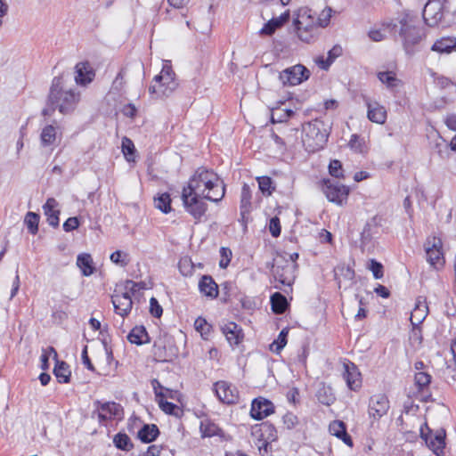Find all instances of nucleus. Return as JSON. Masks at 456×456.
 <instances>
[{
	"label": "nucleus",
	"instance_id": "obj_34",
	"mask_svg": "<svg viewBox=\"0 0 456 456\" xmlns=\"http://www.w3.org/2000/svg\"><path fill=\"white\" fill-rule=\"evenodd\" d=\"M96 404L98 405V410L104 411L109 415V417H119L123 411L121 405L115 402H107L102 403L96 402Z\"/></svg>",
	"mask_w": 456,
	"mask_h": 456
},
{
	"label": "nucleus",
	"instance_id": "obj_62",
	"mask_svg": "<svg viewBox=\"0 0 456 456\" xmlns=\"http://www.w3.org/2000/svg\"><path fill=\"white\" fill-rule=\"evenodd\" d=\"M342 47L338 45H334L329 52H328V60L330 63H333L334 61L339 57L342 54Z\"/></svg>",
	"mask_w": 456,
	"mask_h": 456
},
{
	"label": "nucleus",
	"instance_id": "obj_46",
	"mask_svg": "<svg viewBox=\"0 0 456 456\" xmlns=\"http://www.w3.org/2000/svg\"><path fill=\"white\" fill-rule=\"evenodd\" d=\"M431 382V376L424 371H419L415 374V384L419 389L428 387Z\"/></svg>",
	"mask_w": 456,
	"mask_h": 456
},
{
	"label": "nucleus",
	"instance_id": "obj_1",
	"mask_svg": "<svg viewBox=\"0 0 456 456\" xmlns=\"http://www.w3.org/2000/svg\"><path fill=\"white\" fill-rule=\"evenodd\" d=\"M188 189L213 202L220 201L225 194L224 184L212 170L199 167L188 182Z\"/></svg>",
	"mask_w": 456,
	"mask_h": 456
},
{
	"label": "nucleus",
	"instance_id": "obj_55",
	"mask_svg": "<svg viewBox=\"0 0 456 456\" xmlns=\"http://www.w3.org/2000/svg\"><path fill=\"white\" fill-rule=\"evenodd\" d=\"M151 386H152V388L154 390V393H155V395H156V400L160 398V397H165L166 395L164 394V390H166L167 392H171V390L167 389V388H165L158 379H154L151 380Z\"/></svg>",
	"mask_w": 456,
	"mask_h": 456
},
{
	"label": "nucleus",
	"instance_id": "obj_15",
	"mask_svg": "<svg viewBox=\"0 0 456 456\" xmlns=\"http://www.w3.org/2000/svg\"><path fill=\"white\" fill-rule=\"evenodd\" d=\"M343 378L347 387L353 391L358 390L362 386V378L357 366L352 362L346 361L343 363Z\"/></svg>",
	"mask_w": 456,
	"mask_h": 456
},
{
	"label": "nucleus",
	"instance_id": "obj_17",
	"mask_svg": "<svg viewBox=\"0 0 456 456\" xmlns=\"http://www.w3.org/2000/svg\"><path fill=\"white\" fill-rule=\"evenodd\" d=\"M111 302L116 314L125 317L131 312L133 301L128 291H125L121 294H114L111 297Z\"/></svg>",
	"mask_w": 456,
	"mask_h": 456
},
{
	"label": "nucleus",
	"instance_id": "obj_56",
	"mask_svg": "<svg viewBox=\"0 0 456 456\" xmlns=\"http://www.w3.org/2000/svg\"><path fill=\"white\" fill-rule=\"evenodd\" d=\"M222 259L219 262L221 268H226L231 261L232 251L226 248H221L220 249Z\"/></svg>",
	"mask_w": 456,
	"mask_h": 456
},
{
	"label": "nucleus",
	"instance_id": "obj_23",
	"mask_svg": "<svg viewBox=\"0 0 456 456\" xmlns=\"http://www.w3.org/2000/svg\"><path fill=\"white\" fill-rule=\"evenodd\" d=\"M428 314V306L426 302V298L419 297L416 299L415 307L411 315V322L412 325H418L421 323Z\"/></svg>",
	"mask_w": 456,
	"mask_h": 456
},
{
	"label": "nucleus",
	"instance_id": "obj_54",
	"mask_svg": "<svg viewBox=\"0 0 456 456\" xmlns=\"http://www.w3.org/2000/svg\"><path fill=\"white\" fill-rule=\"evenodd\" d=\"M269 231L273 237H278L281 234L280 219L277 216L272 217L269 224Z\"/></svg>",
	"mask_w": 456,
	"mask_h": 456
},
{
	"label": "nucleus",
	"instance_id": "obj_53",
	"mask_svg": "<svg viewBox=\"0 0 456 456\" xmlns=\"http://www.w3.org/2000/svg\"><path fill=\"white\" fill-rule=\"evenodd\" d=\"M140 289H146L145 284L143 282H135L131 280L126 281L125 289H126V291H128L129 294L134 295Z\"/></svg>",
	"mask_w": 456,
	"mask_h": 456
},
{
	"label": "nucleus",
	"instance_id": "obj_51",
	"mask_svg": "<svg viewBox=\"0 0 456 456\" xmlns=\"http://www.w3.org/2000/svg\"><path fill=\"white\" fill-rule=\"evenodd\" d=\"M369 269L372 272L373 277L377 280L381 279L384 275L382 264L375 259L370 261Z\"/></svg>",
	"mask_w": 456,
	"mask_h": 456
},
{
	"label": "nucleus",
	"instance_id": "obj_18",
	"mask_svg": "<svg viewBox=\"0 0 456 456\" xmlns=\"http://www.w3.org/2000/svg\"><path fill=\"white\" fill-rule=\"evenodd\" d=\"M366 106L368 109L367 118L373 123L384 124L387 118V112L384 106L377 102L366 100Z\"/></svg>",
	"mask_w": 456,
	"mask_h": 456
},
{
	"label": "nucleus",
	"instance_id": "obj_20",
	"mask_svg": "<svg viewBox=\"0 0 456 456\" xmlns=\"http://www.w3.org/2000/svg\"><path fill=\"white\" fill-rule=\"evenodd\" d=\"M430 429L425 425L424 427L420 428V436L421 438L425 441V443L428 444V446L436 453L439 454L440 452L443 451L444 447V439L440 436H436L435 437H432V436H429Z\"/></svg>",
	"mask_w": 456,
	"mask_h": 456
},
{
	"label": "nucleus",
	"instance_id": "obj_16",
	"mask_svg": "<svg viewBox=\"0 0 456 456\" xmlns=\"http://www.w3.org/2000/svg\"><path fill=\"white\" fill-rule=\"evenodd\" d=\"M273 411L274 406L271 401L258 397L252 401L250 416L255 419L260 420L272 414Z\"/></svg>",
	"mask_w": 456,
	"mask_h": 456
},
{
	"label": "nucleus",
	"instance_id": "obj_7",
	"mask_svg": "<svg viewBox=\"0 0 456 456\" xmlns=\"http://www.w3.org/2000/svg\"><path fill=\"white\" fill-rule=\"evenodd\" d=\"M310 77V70L302 64H297L282 70L279 79L283 86H297L307 80Z\"/></svg>",
	"mask_w": 456,
	"mask_h": 456
},
{
	"label": "nucleus",
	"instance_id": "obj_27",
	"mask_svg": "<svg viewBox=\"0 0 456 456\" xmlns=\"http://www.w3.org/2000/svg\"><path fill=\"white\" fill-rule=\"evenodd\" d=\"M289 19V12L287 11L278 18H273L268 22L265 24V26L260 30V34L271 36L275 30L281 28L284 23H286Z\"/></svg>",
	"mask_w": 456,
	"mask_h": 456
},
{
	"label": "nucleus",
	"instance_id": "obj_33",
	"mask_svg": "<svg viewBox=\"0 0 456 456\" xmlns=\"http://www.w3.org/2000/svg\"><path fill=\"white\" fill-rule=\"evenodd\" d=\"M77 265L81 269L83 275L89 276L94 273L93 259L89 254L78 255Z\"/></svg>",
	"mask_w": 456,
	"mask_h": 456
},
{
	"label": "nucleus",
	"instance_id": "obj_44",
	"mask_svg": "<svg viewBox=\"0 0 456 456\" xmlns=\"http://www.w3.org/2000/svg\"><path fill=\"white\" fill-rule=\"evenodd\" d=\"M122 151L128 161L134 160L135 148L133 142L127 137L122 139Z\"/></svg>",
	"mask_w": 456,
	"mask_h": 456
},
{
	"label": "nucleus",
	"instance_id": "obj_11",
	"mask_svg": "<svg viewBox=\"0 0 456 456\" xmlns=\"http://www.w3.org/2000/svg\"><path fill=\"white\" fill-rule=\"evenodd\" d=\"M445 0H428L423 9V19L429 27L436 26L443 19Z\"/></svg>",
	"mask_w": 456,
	"mask_h": 456
},
{
	"label": "nucleus",
	"instance_id": "obj_43",
	"mask_svg": "<svg viewBox=\"0 0 456 456\" xmlns=\"http://www.w3.org/2000/svg\"><path fill=\"white\" fill-rule=\"evenodd\" d=\"M317 397L319 402L324 405H330L335 401V396L330 387H323L320 389L318 391Z\"/></svg>",
	"mask_w": 456,
	"mask_h": 456
},
{
	"label": "nucleus",
	"instance_id": "obj_22",
	"mask_svg": "<svg viewBox=\"0 0 456 456\" xmlns=\"http://www.w3.org/2000/svg\"><path fill=\"white\" fill-rule=\"evenodd\" d=\"M76 77L77 84L86 86L92 82L94 77V71L88 62H79L76 65Z\"/></svg>",
	"mask_w": 456,
	"mask_h": 456
},
{
	"label": "nucleus",
	"instance_id": "obj_12",
	"mask_svg": "<svg viewBox=\"0 0 456 456\" xmlns=\"http://www.w3.org/2000/svg\"><path fill=\"white\" fill-rule=\"evenodd\" d=\"M389 401L386 395L376 394L370 397L368 412L369 416L373 419H379L386 415L389 410Z\"/></svg>",
	"mask_w": 456,
	"mask_h": 456
},
{
	"label": "nucleus",
	"instance_id": "obj_4",
	"mask_svg": "<svg viewBox=\"0 0 456 456\" xmlns=\"http://www.w3.org/2000/svg\"><path fill=\"white\" fill-rule=\"evenodd\" d=\"M176 87L177 83L175 80L174 71L170 66L164 65L160 74L154 77L153 84L149 87V92L156 98L167 97Z\"/></svg>",
	"mask_w": 456,
	"mask_h": 456
},
{
	"label": "nucleus",
	"instance_id": "obj_2",
	"mask_svg": "<svg viewBox=\"0 0 456 456\" xmlns=\"http://www.w3.org/2000/svg\"><path fill=\"white\" fill-rule=\"evenodd\" d=\"M78 101L79 94L71 89H63V75L55 77L50 88L47 108L42 110V114L51 116L56 109L62 114L70 113L75 110Z\"/></svg>",
	"mask_w": 456,
	"mask_h": 456
},
{
	"label": "nucleus",
	"instance_id": "obj_29",
	"mask_svg": "<svg viewBox=\"0 0 456 456\" xmlns=\"http://www.w3.org/2000/svg\"><path fill=\"white\" fill-rule=\"evenodd\" d=\"M159 435V430L155 424H144L139 430L137 437L144 444H149L156 440Z\"/></svg>",
	"mask_w": 456,
	"mask_h": 456
},
{
	"label": "nucleus",
	"instance_id": "obj_59",
	"mask_svg": "<svg viewBox=\"0 0 456 456\" xmlns=\"http://www.w3.org/2000/svg\"><path fill=\"white\" fill-rule=\"evenodd\" d=\"M283 423L289 429H291L297 426L298 419L295 414L288 412L283 416Z\"/></svg>",
	"mask_w": 456,
	"mask_h": 456
},
{
	"label": "nucleus",
	"instance_id": "obj_64",
	"mask_svg": "<svg viewBox=\"0 0 456 456\" xmlns=\"http://www.w3.org/2000/svg\"><path fill=\"white\" fill-rule=\"evenodd\" d=\"M445 125L450 130L456 131V114L448 115L445 118Z\"/></svg>",
	"mask_w": 456,
	"mask_h": 456
},
{
	"label": "nucleus",
	"instance_id": "obj_25",
	"mask_svg": "<svg viewBox=\"0 0 456 456\" xmlns=\"http://www.w3.org/2000/svg\"><path fill=\"white\" fill-rule=\"evenodd\" d=\"M329 431L332 436L341 439L346 445L352 447L353 440L346 432V426L342 420H334L329 426Z\"/></svg>",
	"mask_w": 456,
	"mask_h": 456
},
{
	"label": "nucleus",
	"instance_id": "obj_5",
	"mask_svg": "<svg viewBox=\"0 0 456 456\" xmlns=\"http://www.w3.org/2000/svg\"><path fill=\"white\" fill-rule=\"evenodd\" d=\"M294 25L297 29L298 38L305 43L314 42L320 34V26L317 25L315 20L309 15H301L298 19L294 20Z\"/></svg>",
	"mask_w": 456,
	"mask_h": 456
},
{
	"label": "nucleus",
	"instance_id": "obj_49",
	"mask_svg": "<svg viewBox=\"0 0 456 456\" xmlns=\"http://www.w3.org/2000/svg\"><path fill=\"white\" fill-rule=\"evenodd\" d=\"M343 167H342V163L338 160V159H333L330 161V165H329V172L330 174V175L336 177V178H340V177H343L344 175H343Z\"/></svg>",
	"mask_w": 456,
	"mask_h": 456
},
{
	"label": "nucleus",
	"instance_id": "obj_48",
	"mask_svg": "<svg viewBox=\"0 0 456 456\" xmlns=\"http://www.w3.org/2000/svg\"><path fill=\"white\" fill-rule=\"evenodd\" d=\"M259 430L261 431L262 436H264L266 433L268 434L266 439L274 441L277 437L275 428L269 422H263L260 425Z\"/></svg>",
	"mask_w": 456,
	"mask_h": 456
},
{
	"label": "nucleus",
	"instance_id": "obj_14",
	"mask_svg": "<svg viewBox=\"0 0 456 456\" xmlns=\"http://www.w3.org/2000/svg\"><path fill=\"white\" fill-rule=\"evenodd\" d=\"M214 387L216 395L222 403L233 404L239 402V391L235 386L221 380L215 383Z\"/></svg>",
	"mask_w": 456,
	"mask_h": 456
},
{
	"label": "nucleus",
	"instance_id": "obj_26",
	"mask_svg": "<svg viewBox=\"0 0 456 456\" xmlns=\"http://www.w3.org/2000/svg\"><path fill=\"white\" fill-rule=\"evenodd\" d=\"M379 218L377 216L371 218L369 222L364 225L362 232H361V242L362 245H367L370 243L374 235L379 232Z\"/></svg>",
	"mask_w": 456,
	"mask_h": 456
},
{
	"label": "nucleus",
	"instance_id": "obj_42",
	"mask_svg": "<svg viewBox=\"0 0 456 456\" xmlns=\"http://www.w3.org/2000/svg\"><path fill=\"white\" fill-rule=\"evenodd\" d=\"M157 402L159 403V408L167 414L175 416L178 415L179 407L176 404L166 401L165 397H160L157 399Z\"/></svg>",
	"mask_w": 456,
	"mask_h": 456
},
{
	"label": "nucleus",
	"instance_id": "obj_31",
	"mask_svg": "<svg viewBox=\"0 0 456 456\" xmlns=\"http://www.w3.org/2000/svg\"><path fill=\"white\" fill-rule=\"evenodd\" d=\"M53 374L60 383H69L70 380L71 371L67 362L57 361L53 369Z\"/></svg>",
	"mask_w": 456,
	"mask_h": 456
},
{
	"label": "nucleus",
	"instance_id": "obj_52",
	"mask_svg": "<svg viewBox=\"0 0 456 456\" xmlns=\"http://www.w3.org/2000/svg\"><path fill=\"white\" fill-rule=\"evenodd\" d=\"M150 313L156 318H159L162 315L163 309L155 297L150 299Z\"/></svg>",
	"mask_w": 456,
	"mask_h": 456
},
{
	"label": "nucleus",
	"instance_id": "obj_39",
	"mask_svg": "<svg viewBox=\"0 0 456 456\" xmlns=\"http://www.w3.org/2000/svg\"><path fill=\"white\" fill-rule=\"evenodd\" d=\"M39 219V215L34 212H28L25 216L24 223L26 224L28 232L33 235L38 232Z\"/></svg>",
	"mask_w": 456,
	"mask_h": 456
},
{
	"label": "nucleus",
	"instance_id": "obj_13",
	"mask_svg": "<svg viewBox=\"0 0 456 456\" xmlns=\"http://www.w3.org/2000/svg\"><path fill=\"white\" fill-rule=\"evenodd\" d=\"M442 246L441 239L436 237L428 239L425 243L427 260L432 266H442L444 263Z\"/></svg>",
	"mask_w": 456,
	"mask_h": 456
},
{
	"label": "nucleus",
	"instance_id": "obj_9",
	"mask_svg": "<svg viewBox=\"0 0 456 456\" xmlns=\"http://www.w3.org/2000/svg\"><path fill=\"white\" fill-rule=\"evenodd\" d=\"M322 189L330 201L338 205H342L349 194V188L347 186L330 179L322 181Z\"/></svg>",
	"mask_w": 456,
	"mask_h": 456
},
{
	"label": "nucleus",
	"instance_id": "obj_36",
	"mask_svg": "<svg viewBox=\"0 0 456 456\" xmlns=\"http://www.w3.org/2000/svg\"><path fill=\"white\" fill-rule=\"evenodd\" d=\"M251 206V190L249 186L246 183L242 186L241 195H240V213L244 215L245 213L249 212V208Z\"/></svg>",
	"mask_w": 456,
	"mask_h": 456
},
{
	"label": "nucleus",
	"instance_id": "obj_21",
	"mask_svg": "<svg viewBox=\"0 0 456 456\" xmlns=\"http://www.w3.org/2000/svg\"><path fill=\"white\" fill-rule=\"evenodd\" d=\"M222 331L230 345H239L244 337L241 328L235 322H228L222 327Z\"/></svg>",
	"mask_w": 456,
	"mask_h": 456
},
{
	"label": "nucleus",
	"instance_id": "obj_19",
	"mask_svg": "<svg viewBox=\"0 0 456 456\" xmlns=\"http://www.w3.org/2000/svg\"><path fill=\"white\" fill-rule=\"evenodd\" d=\"M59 203L54 198L47 199L46 202L43 206L45 216L47 217L49 225L56 228L59 226V216L60 210L57 208Z\"/></svg>",
	"mask_w": 456,
	"mask_h": 456
},
{
	"label": "nucleus",
	"instance_id": "obj_30",
	"mask_svg": "<svg viewBox=\"0 0 456 456\" xmlns=\"http://www.w3.org/2000/svg\"><path fill=\"white\" fill-rule=\"evenodd\" d=\"M272 310L276 314H282L288 308V301L284 295L275 292L271 296Z\"/></svg>",
	"mask_w": 456,
	"mask_h": 456
},
{
	"label": "nucleus",
	"instance_id": "obj_63",
	"mask_svg": "<svg viewBox=\"0 0 456 456\" xmlns=\"http://www.w3.org/2000/svg\"><path fill=\"white\" fill-rule=\"evenodd\" d=\"M122 255L123 253L120 250H117L110 255V260L117 265L125 266L127 265V262L125 259H122Z\"/></svg>",
	"mask_w": 456,
	"mask_h": 456
},
{
	"label": "nucleus",
	"instance_id": "obj_58",
	"mask_svg": "<svg viewBox=\"0 0 456 456\" xmlns=\"http://www.w3.org/2000/svg\"><path fill=\"white\" fill-rule=\"evenodd\" d=\"M194 327L197 331L201 334H207L209 331V325L204 318L199 317L194 322Z\"/></svg>",
	"mask_w": 456,
	"mask_h": 456
},
{
	"label": "nucleus",
	"instance_id": "obj_24",
	"mask_svg": "<svg viewBox=\"0 0 456 456\" xmlns=\"http://www.w3.org/2000/svg\"><path fill=\"white\" fill-rule=\"evenodd\" d=\"M200 291L208 297H218V285L210 275H203L199 281Z\"/></svg>",
	"mask_w": 456,
	"mask_h": 456
},
{
	"label": "nucleus",
	"instance_id": "obj_40",
	"mask_svg": "<svg viewBox=\"0 0 456 456\" xmlns=\"http://www.w3.org/2000/svg\"><path fill=\"white\" fill-rule=\"evenodd\" d=\"M155 207L165 214L169 213L171 211L170 195L165 192L155 198Z\"/></svg>",
	"mask_w": 456,
	"mask_h": 456
},
{
	"label": "nucleus",
	"instance_id": "obj_8",
	"mask_svg": "<svg viewBox=\"0 0 456 456\" xmlns=\"http://www.w3.org/2000/svg\"><path fill=\"white\" fill-rule=\"evenodd\" d=\"M201 194H196L188 189H183L182 200L185 210L190 213L195 219H200L207 211V204L200 200Z\"/></svg>",
	"mask_w": 456,
	"mask_h": 456
},
{
	"label": "nucleus",
	"instance_id": "obj_50",
	"mask_svg": "<svg viewBox=\"0 0 456 456\" xmlns=\"http://www.w3.org/2000/svg\"><path fill=\"white\" fill-rule=\"evenodd\" d=\"M379 79L386 84L389 87L395 86V82L396 80L395 74L392 71H382L378 73Z\"/></svg>",
	"mask_w": 456,
	"mask_h": 456
},
{
	"label": "nucleus",
	"instance_id": "obj_57",
	"mask_svg": "<svg viewBox=\"0 0 456 456\" xmlns=\"http://www.w3.org/2000/svg\"><path fill=\"white\" fill-rule=\"evenodd\" d=\"M322 17H319L315 22L317 23L318 26H320V28H325L328 26L329 22H330V16H331V9L330 8H328L327 10H324L322 13Z\"/></svg>",
	"mask_w": 456,
	"mask_h": 456
},
{
	"label": "nucleus",
	"instance_id": "obj_38",
	"mask_svg": "<svg viewBox=\"0 0 456 456\" xmlns=\"http://www.w3.org/2000/svg\"><path fill=\"white\" fill-rule=\"evenodd\" d=\"M293 115L294 111L290 109L275 108L272 110L271 120L273 123H282Z\"/></svg>",
	"mask_w": 456,
	"mask_h": 456
},
{
	"label": "nucleus",
	"instance_id": "obj_60",
	"mask_svg": "<svg viewBox=\"0 0 456 456\" xmlns=\"http://www.w3.org/2000/svg\"><path fill=\"white\" fill-rule=\"evenodd\" d=\"M79 226L77 217H69L63 224V230L67 232L76 230Z\"/></svg>",
	"mask_w": 456,
	"mask_h": 456
},
{
	"label": "nucleus",
	"instance_id": "obj_35",
	"mask_svg": "<svg viewBox=\"0 0 456 456\" xmlns=\"http://www.w3.org/2000/svg\"><path fill=\"white\" fill-rule=\"evenodd\" d=\"M115 446L122 451H130L134 448V444L130 437L125 433H118L113 438Z\"/></svg>",
	"mask_w": 456,
	"mask_h": 456
},
{
	"label": "nucleus",
	"instance_id": "obj_37",
	"mask_svg": "<svg viewBox=\"0 0 456 456\" xmlns=\"http://www.w3.org/2000/svg\"><path fill=\"white\" fill-rule=\"evenodd\" d=\"M41 143L43 146H50L53 144L56 139V129L53 126L48 125L45 126L42 130L41 135Z\"/></svg>",
	"mask_w": 456,
	"mask_h": 456
},
{
	"label": "nucleus",
	"instance_id": "obj_45",
	"mask_svg": "<svg viewBox=\"0 0 456 456\" xmlns=\"http://www.w3.org/2000/svg\"><path fill=\"white\" fill-rule=\"evenodd\" d=\"M53 354L54 359L57 360L58 354L56 350L53 346H49L47 349H44L41 354V368L43 370H47L49 368V357L51 354Z\"/></svg>",
	"mask_w": 456,
	"mask_h": 456
},
{
	"label": "nucleus",
	"instance_id": "obj_6",
	"mask_svg": "<svg viewBox=\"0 0 456 456\" xmlns=\"http://www.w3.org/2000/svg\"><path fill=\"white\" fill-rule=\"evenodd\" d=\"M297 264L287 260H275L272 267V273L276 281L291 289L296 275Z\"/></svg>",
	"mask_w": 456,
	"mask_h": 456
},
{
	"label": "nucleus",
	"instance_id": "obj_61",
	"mask_svg": "<svg viewBox=\"0 0 456 456\" xmlns=\"http://www.w3.org/2000/svg\"><path fill=\"white\" fill-rule=\"evenodd\" d=\"M179 269L183 275H189L192 270L191 261L189 258H183L179 262Z\"/></svg>",
	"mask_w": 456,
	"mask_h": 456
},
{
	"label": "nucleus",
	"instance_id": "obj_47",
	"mask_svg": "<svg viewBox=\"0 0 456 456\" xmlns=\"http://www.w3.org/2000/svg\"><path fill=\"white\" fill-rule=\"evenodd\" d=\"M200 430L203 436L211 437L219 435L220 428L214 423H207L200 425Z\"/></svg>",
	"mask_w": 456,
	"mask_h": 456
},
{
	"label": "nucleus",
	"instance_id": "obj_3",
	"mask_svg": "<svg viewBox=\"0 0 456 456\" xmlns=\"http://www.w3.org/2000/svg\"><path fill=\"white\" fill-rule=\"evenodd\" d=\"M398 23L400 25L399 36L403 48L407 54L411 55L415 53V45L422 40L425 35L423 28L419 26L418 17L409 13L403 14Z\"/></svg>",
	"mask_w": 456,
	"mask_h": 456
},
{
	"label": "nucleus",
	"instance_id": "obj_28",
	"mask_svg": "<svg viewBox=\"0 0 456 456\" xmlns=\"http://www.w3.org/2000/svg\"><path fill=\"white\" fill-rule=\"evenodd\" d=\"M130 343L141 346L150 343V337L144 326H135L127 335Z\"/></svg>",
	"mask_w": 456,
	"mask_h": 456
},
{
	"label": "nucleus",
	"instance_id": "obj_10",
	"mask_svg": "<svg viewBox=\"0 0 456 456\" xmlns=\"http://www.w3.org/2000/svg\"><path fill=\"white\" fill-rule=\"evenodd\" d=\"M328 136L326 130H322L319 124L309 125L304 143L307 145L309 151H315L323 148L328 141Z\"/></svg>",
	"mask_w": 456,
	"mask_h": 456
},
{
	"label": "nucleus",
	"instance_id": "obj_41",
	"mask_svg": "<svg viewBox=\"0 0 456 456\" xmlns=\"http://www.w3.org/2000/svg\"><path fill=\"white\" fill-rule=\"evenodd\" d=\"M258 182L259 190L264 195L270 196L275 190L273 186V180L269 176H260L256 178Z\"/></svg>",
	"mask_w": 456,
	"mask_h": 456
},
{
	"label": "nucleus",
	"instance_id": "obj_32",
	"mask_svg": "<svg viewBox=\"0 0 456 456\" xmlns=\"http://www.w3.org/2000/svg\"><path fill=\"white\" fill-rule=\"evenodd\" d=\"M453 37H443L436 40L431 47L434 52L440 53H449L454 51Z\"/></svg>",
	"mask_w": 456,
	"mask_h": 456
}]
</instances>
